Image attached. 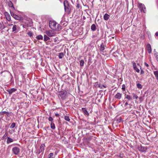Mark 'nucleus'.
Returning <instances> with one entry per match:
<instances>
[{
	"mask_svg": "<svg viewBox=\"0 0 158 158\" xmlns=\"http://www.w3.org/2000/svg\"><path fill=\"white\" fill-rule=\"evenodd\" d=\"M9 113L8 112H6V111H2L1 112H0V115L2 116V115H3V114H7V116H8Z\"/></svg>",
	"mask_w": 158,
	"mask_h": 158,
	"instance_id": "18",
	"label": "nucleus"
},
{
	"mask_svg": "<svg viewBox=\"0 0 158 158\" xmlns=\"http://www.w3.org/2000/svg\"><path fill=\"white\" fill-rule=\"evenodd\" d=\"M84 62L83 60H81L80 61V65L81 66H84Z\"/></svg>",
	"mask_w": 158,
	"mask_h": 158,
	"instance_id": "30",
	"label": "nucleus"
},
{
	"mask_svg": "<svg viewBox=\"0 0 158 158\" xmlns=\"http://www.w3.org/2000/svg\"><path fill=\"white\" fill-rule=\"evenodd\" d=\"M133 98L134 99H135V98L136 99H137L138 97L136 94H133Z\"/></svg>",
	"mask_w": 158,
	"mask_h": 158,
	"instance_id": "36",
	"label": "nucleus"
},
{
	"mask_svg": "<svg viewBox=\"0 0 158 158\" xmlns=\"http://www.w3.org/2000/svg\"><path fill=\"white\" fill-rule=\"evenodd\" d=\"M4 15L8 21H10V16L8 13L6 11L5 12Z\"/></svg>",
	"mask_w": 158,
	"mask_h": 158,
	"instance_id": "6",
	"label": "nucleus"
},
{
	"mask_svg": "<svg viewBox=\"0 0 158 158\" xmlns=\"http://www.w3.org/2000/svg\"><path fill=\"white\" fill-rule=\"evenodd\" d=\"M12 25H13V24H9V25L10 26H12Z\"/></svg>",
	"mask_w": 158,
	"mask_h": 158,
	"instance_id": "51",
	"label": "nucleus"
},
{
	"mask_svg": "<svg viewBox=\"0 0 158 158\" xmlns=\"http://www.w3.org/2000/svg\"><path fill=\"white\" fill-rule=\"evenodd\" d=\"M10 14L12 17H13L15 19L18 20H21L22 19V18L21 17H19L17 15L15 14L13 12H10Z\"/></svg>",
	"mask_w": 158,
	"mask_h": 158,
	"instance_id": "5",
	"label": "nucleus"
},
{
	"mask_svg": "<svg viewBox=\"0 0 158 158\" xmlns=\"http://www.w3.org/2000/svg\"><path fill=\"white\" fill-rule=\"evenodd\" d=\"M133 66L134 69L137 73L139 72V70L137 67L136 64L135 63H134L133 64Z\"/></svg>",
	"mask_w": 158,
	"mask_h": 158,
	"instance_id": "14",
	"label": "nucleus"
},
{
	"mask_svg": "<svg viewBox=\"0 0 158 158\" xmlns=\"http://www.w3.org/2000/svg\"><path fill=\"white\" fill-rule=\"evenodd\" d=\"M44 152L43 151L41 150V149H40L39 151V152H38V154H40V153H41L42 152Z\"/></svg>",
	"mask_w": 158,
	"mask_h": 158,
	"instance_id": "44",
	"label": "nucleus"
},
{
	"mask_svg": "<svg viewBox=\"0 0 158 158\" xmlns=\"http://www.w3.org/2000/svg\"><path fill=\"white\" fill-rule=\"evenodd\" d=\"M125 85L124 84H123V85L122 86V89L123 90H124L125 91Z\"/></svg>",
	"mask_w": 158,
	"mask_h": 158,
	"instance_id": "38",
	"label": "nucleus"
},
{
	"mask_svg": "<svg viewBox=\"0 0 158 158\" xmlns=\"http://www.w3.org/2000/svg\"><path fill=\"white\" fill-rule=\"evenodd\" d=\"M136 85L137 87L139 89H141L142 88V85L139 83H137Z\"/></svg>",
	"mask_w": 158,
	"mask_h": 158,
	"instance_id": "31",
	"label": "nucleus"
},
{
	"mask_svg": "<svg viewBox=\"0 0 158 158\" xmlns=\"http://www.w3.org/2000/svg\"><path fill=\"white\" fill-rule=\"evenodd\" d=\"M64 119L67 121H69L70 120V119L69 118L68 116H64Z\"/></svg>",
	"mask_w": 158,
	"mask_h": 158,
	"instance_id": "33",
	"label": "nucleus"
},
{
	"mask_svg": "<svg viewBox=\"0 0 158 158\" xmlns=\"http://www.w3.org/2000/svg\"><path fill=\"white\" fill-rule=\"evenodd\" d=\"M20 149L17 147H14L12 149V151L14 154L18 155L20 152Z\"/></svg>",
	"mask_w": 158,
	"mask_h": 158,
	"instance_id": "4",
	"label": "nucleus"
},
{
	"mask_svg": "<svg viewBox=\"0 0 158 158\" xmlns=\"http://www.w3.org/2000/svg\"><path fill=\"white\" fill-rule=\"evenodd\" d=\"M91 29L93 31H95L96 29V27L94 24H92L91 27Z\"/></svg>",
	"mask_w": 158,
	"mask_h": 158,
	"instance_id": "17",
	"label": "nucleus"
},
{
	"mask_svg": "<svg viewBox=\"0 0 158 158\" xmlns=\"http://www.w3.org/2000/svg\"><path fill=\"white\" fill-rule=\"evenodd\" d=\"M147 50L149 53H150L152 52L151 47L150 44H148L147 45Z\"/></svg>",
	"mask_w": 158,
	"mask_h": 158,
	"instance_id": "12",
	"label": "nucleus"
},
{
	"mask_svg": "<svg viewBox=\"0 0 158 158\" xmlns=\"http://www.w3.org/2000/svg\"><path fill=\"white\" fill-rule=\"evenodd\" d=\"M154 74L156 77V79L158 80V71H154Z\"/></svg>",
	"mask_w": 158,
	"mask_h": 158,
	"instance_id": "27",
	"label": "nucleus"
},
{
	"mask_svg": "<svg viewBox=\"0 0 158 158\" xmlns=\"http://www.w3.org/2000/svg\"><path fill=\"white\" fill-rule=\"evenodd\" d=\"M53 153H50L48 155L47 158H54L53 157Z\"/></svg>",
	"mask_w": 158,
	"mask_h": 158,
	"instance_id": "19",
	"label": "nucleus"
},
{
	"mask_svg": "<svg viewBox=\"0 0 158 158\" xmlns=\"http://www.w3.org/2000/svg\"><path fill=\"white\" fill-rule=\"evenodd\" d=\"M56 22L54 21H50L49 26L50 27L52 30L55 31H60L61 29V27L59 24H57Z\"/></svg>",
	"mask_w": 158,
	"mask_h": 158,
	"instance_id": "1",
	"label": "nucleus"
},
{
	"mask_svg": "<svg viewBox=\"0 0 158 158\" xmlns=\"http://www.w3.org/2000/svg\"><path fill=\"white\" fill-rule=\"evenodd\" d=\"M82 110L85 115H87V116H88L89 115V114L86 109L85 108H82Z\"/></svg>",
	"mask_w": 158,
	"mask_h": 158,
	"instance_id": "10",
	"label": "nucleus"
},
{
	"mask_svg": "<svg viewBox=\"0 0 158 158\" xmlns=\"http://www.w3.org/2000/svg\"><path fill=\"white\" fill-rule=\"evenodd\" d=\"M64 4L65 11L68 14H70L71 13V9L69 2L67 0L64 1Z\"/></svg>",
	"mask_w": 158,
	"mask_h": 158,
	"instance_id": "2",
	"label": "nucleus"
},
{
	"mask_svg": "<svg viewBox=\"0 0 158 158\" xmlns=\"http://www.w3.org/2000/svg\"><path fill=\"white\" fill-rule=\"evenodd\" d=\"M58 38L57 37H56V38L55 39H54V41L55 42H56L57 41V40H58Z\"/></svg>",
	"mask_w": 158,
	"mask_h": 158,
	"instance_id": "46",
	"label": "nucleus"
},
{
	"mask_svg": "<svg viewBox=\"0 0 158 158\" xmlns=\"http://www.w3.org/2000/svg\"><path fill=\"white\" fill-rule=\"evenodd\" d=\"M144 73V71L142 70H141V74H143Z\"/></svg>",
	"mask_w": 158,
	"mask_h": 158,
	"instance_id": "48",
	"label": "nucleus"
},
{
	"mask_svg": "<svg viewBox=\"0 0 158 158\" xmlns=\"http://www.w3.org/2000/svg\"><path fill=\"white\" fill-rule=\"evenodd\" d=\"M144 64L147 67H148L149 66L148 64L146 62H145Z\"/></svg>",
	"mask_w": 158,
	"mask_h": 158,
	"instance_id": "42",
	"label": "nucleus"
},
{
	"mask_svg": "<svg viewBox=\"0 0 158 158\" xmlns=\"http://www.w3.org/2000/svg\"><path fill=\"white\" fill-rule=\"evenodd\" d=\"M46 33L49 36L52 37L54 35V34L52 31H46Z\"/></svg>",
	"mask_w": 158,
	"mask_h": 158,
	"instance_id": "7",
	"label": "nucleus"
},
{
	"mask_svg": "<svg viewBox=\"0 0 158 158\" xmlns=\"http://www.w3.org/2000/svg\"><path fill=\"white\" fill-rule=\"evenodd\" d=\"M27 34L29 35V36L30 37H31L33 36V34L30 31L27 33Z\"/></svg>",
	"mask_w": 158,
	"mask_h": 158,
	"instance_id": "35",
	"label": "nucleus"
},
{
	"mask_svg": "<svg viewBox=\"0 0 158 158\" xmlns=\"http://www.w3.org/2000/svg\"><path fill=\"white\" fill-rule=\"evenodd\" d=\"M128 105V103L127 102H126L125 104V106H126Z\"/></svg>",
	"mask_w": 158,
	"mask_h": 158,
	"instance_id": "50",
	"label": "nucleus"
},
{
	"mask_svg": "<svg viewBox=\"0 0 158 158\" xmlns=\"http://www.w3.org/2000/svg\"><path fill=\"white\" fill-rule=\"evenodd\" d=\"M125 96H126L125 98L127 99L128 100H130L132 99V98L128 95H126L125 94Z\"/></svg>",
	"mask_w": 158,
	"mask_h": 158,
	"instance_id": "22",
	"label": "nucleus"
},
{
	"mask_svg": "<svg viewBox=\"0 0 158 158\" xmlns=\"http://www.w3.org/2000/svg\"><path fill=\"white\" fill-rule=\"evenodd\" d=\"M59 54L58 57L60 59H62L64 56V54L63 52L59 53Z\"/></svg>",
	"mask_w": 158,
	"mask_h": 158,
	"instance_id": "25",
	"label": "nucleus"
},
{
	"mask_svg": "<svg viewBox=\"0 0 158 158\" xmlns=\"http://www.w3.org/2000/svg\"><path fill=\"white\" fill-rule=\"evenodd\" d=\"M45 147V144H42L41 145L40 147V149H41V150L44 151V148Z\"/></svg>",
	"mask_w": 158,
	"mask_h": 158,
	"instance_id": "23",
	"label": "nucleus"
},
{
	"mask_svg": "<svg viewBox=\"0 0 158 158\" xmlns=\"http://www.w3.org/2000/svg\"><path fill=\"white\" fill-rule=\"evenodd\" d=\"M48 120L49 121L51 122H52L53 120V119L50 116L48 118Z\"/></svg>",
	"mask_w": 158,
	"mask_h": 158,
	"instance_id": "37",
	"label": "nucleus"
},
{
	"mask_svg": "<svg viewBox=\"0 0 158 158\" xmlns=\"http://www.w3.org/2000/svg\"><path fill=\"white\" fill-rule=\"evenodd\" d=\"M8 5H9V7H12L13 9H14V10L15 9V8L13 6V4L12 3L11 1H10L9 2V3Z\"/></svg>",
	"mask_w": 158,
	"mask_h": 158,
	"instance_id": "29",
	"label": "nucleus"
},
{
	"mask_svg": "<svg viewBox=\"0 0 158 158\" xmlns=\"http://www.w3.org/2000/svg\"><path fill=\"white\" fill-rule=\"evenodd\" d=\"M98 87L100 88L101 89H103L104 88H106V86L104 85H102L101 84H100L98 85Z\"/></svg>",
	"mask_w": 158,
	"mask_h": 158,
	"instance_id": "24",
	"label": "nucleus"
},
{
	"mask_svg": "<svg viewBox=\"0 0 158 158\" xmlns=\"http://www.w3.org/2000/svg\"><path fill=\"white\" fill-rule=\"evenodd\" d=\"M5 28V26L4 25L2 22H0V31Z\"/></svg>",
	"mask_w": 158,
	"mask_h": 158,
	"instance_id": "13",
	"label": "nucleus"
},
{
	"mask_svg": "<svg viewBox=\"0 0 158 158\" xmlns=\"http://www.w3.org/2000/svg\"><path fill=\"white\" fill-rule=\"evenodd\" d=\"M110 16L107 14H105L103 16L104 19L105 20H107L110 17Z\"/></svg>",
	"mask_w": 158,
	"mask_h": 158,
	"instance_id": "15",
	"label": "nucleus"
},
{
	"mask_svg": "<svg viewBox=\"0 0 158 158\" xmlns=\"http://www.w3.org/2000/svg\"><path fill=\"white\" fill-rule=\"evenodd\" d=\"M50 127L51 129H54L55 128V127L54 124L53 122H51L50 124Z\"/></svg>",
	"mask_w": 158,
	"mask_h": 158,
	"instance_id": "26",
	"label": "nucleus"
},
{
	"mask_svg": "<svg viewBox=\"0 0 158 158\" xmlns=\"http://www.w3.org/2000/svg\"><path fill=\"white\" fill-rule=\"evenodd\" d=\"M36 38L38 40H43V37L41 35H39L36 37Z\"/></svg>",
	"mask_w": 158,
	"mask_h": 158,
	"instance_id": "20",
	"label": "nucleus"
},
{
	"mask_svg": "<svg viewBox=\"0 0 158 158\" xmlns=\"http://www.w3.org/2000/svg\"><path fill=\"white\" fill-rule=\"evenodd\" d=\"M155 56H156V59L157 61L158 62V53H156L155 54Z\"/></svg>",
	"mask_w": 158,
	"mask_h": 158,
	"instance_id": "39",
	"label": "nucleus"
},
{
	"mask_svg": "<svg viewBox=\"0 0 158 158\" xmlns=\"http://www.w3.org/2000/svg\"><path fill=\"white\" fill-rule=\"evenodd\" d=\"M59 94L62 99H64L65 98V92L61 91L60 92Z\"/></svg>",
	"mask_w": 158,
	"mask_h": 158,
	"instance_id": "9",
	"label": "nucleus"
},
{
	"mask_svg": "<svg viewBox=\"0 0 158 158\" xmlns=\"http://www.w3.org/2000/svg\"><path fill=\"white\" fill-rule=\"evenodd\" d=\"M138 6L139 9H140L141 12H143L145 13L146 12V7L144 5L141 3H139L138 4Z\"/></svg>",
	"mask_w": 158,
	"mask_h": 158,
	"instance_id": "3",
	"label": "nucleus"
},
{
	"mask_svg": "<svg viewBox=\"0 0 158 158\" xmlns=\"http://www.w3.org/2000/svg\"><path fill=\"white\" fill-rule=\"evenodd\" d=\"M122 97V94L119 93H118L116 94L114 96L115 98L120 99H121Z\"/></svg>",
	"mask_w": 158,
	"mask_h": 158,
	"instance_id": "11",
	"label": "nucleus"
},
{
	"mask_svg": "<svg viewBox=\"0 0 158 158\" xmlns=\"http://www.w3.org/2000/svg\"><path fill=\"white\" fill-rule=\"evenodd\" d=\"M7 135H8V133L7 132H6L5 133L4 135L3 136V137H6L7 136Z\"/></svg>",
	"mask_w": 158,
	"mask_h": 158,
	"instance_id": "40",
	"label": "nucleus"
},
{
	"mask_svg": "<svg viewBox=\"0 0 158 158\" xmlns=\"http://www.w3.org/2000/svg\"><path fill=\"white\" fill-rule=\"evenodd\" d=\"M98 84H98V83L97 82L95 83V85L96 86H98Z\"/></svg>",
	"mask_w": 158,
	"mask_h": 158,
	"instance_id": "47",
	"label": "nucleus"
},
{
	"mask_svg": "<svg viewBox=\"0 0 158 158\" xmlns=\"http://www.w3.org/2000/svg\"><path fill=\"white\" fill-rule=\"evenodd\" d=\"M14 140L11 138L9 137H7V143L8 144L12 142Z\"/></svg>",
	"mask_w": 158,
	"mask_h": 158,
	"instance_id": "16",
	"label": "nucleus"
},
{
	"mask_svg": "<svg viewBox=\"0 0 158 158\" xmlns=\"http://www.w3.org/2000/svg\"><path fill=\"white\" fill-rule=\"evenodd\" d=\"M16 90V89L14 88H13L11 89H10L7 90V91L8 92L9 94L10 95L12 94V93L15 92Z\"/></svg>",
	"mask_w": 158,
	"mask_h": 158,
	"instance_id": "8",
	"label": "nucleus"
},
{
	"mask_svg": "<svg viewBox=\"0 0 158 158\" xmlns=\"http://www.w3.org/2000/svg\"><path fill=\"white\" fill-rule=\"evenodd\" d=\"M50 38L47 36L46 35H44V41H46L48 40H50Z\"/></svg>",
	"mask_w": 158,
	"mask_h": 158,
	"instance_id": "21",
	"label": "nucleus"
},
{
	"mask_svg": "<svg viewBox=\"0 0 158 158\" xmlns=\"http://www.w3.org/2000/svg\"><path fill=\"white\" fill-rule=\"evenodd\" d=\"M77 8L79 9L80 7V5L79 4H77V5L76 6Z\"/></svg>",
	"mask_w": 158,
	"mask_h": 158,
	"instance_id": "41",
	"label": "nucleus"
},
{
	"mask_svg": "<svg viewBox=\"0 0 158 158\" xmlns=\"http://www.w3.org/2000/svg\"><path fill=\"white\" fill-rule=\"evenodd\" d=\"M44 152L43 151L41 150V149H40L39 151V152H38V154H40V153H41L42 152Z\"/></svg>",
	"mask_w": 158,
	"mask_h": 158,
	"instance_id": "43",
	"label": "nucleus"
},
{
	"mask_svg": "<svg viewBox=\"0 0 158 158\" xmlns=\"http://www.w3.org/2000/svg\"><path fill=\"white\" fill-rule=\"evenodd\" d=\"M16 29H16V25H14L13 26V27L12 28V32H14L15 31H16Z\"/></svg>",
	"mask_w": 158,
	"mask_h": 158,
	"instance_id": "32",
	"label": "nucleus"
},
{
	"mask_svg": "<svg viewBox=\"0 0 158 158\" xmlns=\"http://www.w3.org/2000/svg\"><path fill=\"white\" fill-rule=\"evenodd\" d=\"M15 123H13L10 126V128H13L15 127Z\"/></svg>",
	"mask_w": 158,
	"mask_h": 158,
	"instance_id": "34",
	"label": "nucleus"
},
{
	"mask_svg": "<svg viewBox=\"0 0 158 158\" xmlns=\"http://www.w3.org/2000/svg\"><path fill=\"white\" fill-rule=\"evenodd\" d=\"M55 115L56 117H58L59 116V114L58 113H56L55 114Z\"/></svg>",
	"mask_w": 158,
	"mask_h": 158,
	"instance_id": "45",
	"label": "nucleus"
},
{
	"mask_svg": "<svg viewBox=\"0 0 158 158\" xmlns=\"http://www.w3.org/2000/svg\"><path fill=\"white\" fill-rule=\"evenodd\" d=\"M155 35H156V36H157V37L158 36V32H157L156 33Z\"/></svg>",
	"mask_w": 158,
	"mask_h": 158,
	"instance_id": "49",
	"label": "nucleus"
},
{
	"mask_svg": "<svg viewBox=\"0 0 158 158\" xmlns=\"http://www.w3.org/2000/svg\"><path fill=\"white\" fill-rule=\"evenodd\" d=\"M104 45L102 43L101 45L100 50L101 51H103L104 50Z\"/></svg>",
	"mask_w": 158,
	"mask_h": 158,
	"instance_id": "28",
	"label": "nucleus"
}]
</instances>
